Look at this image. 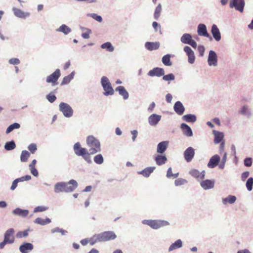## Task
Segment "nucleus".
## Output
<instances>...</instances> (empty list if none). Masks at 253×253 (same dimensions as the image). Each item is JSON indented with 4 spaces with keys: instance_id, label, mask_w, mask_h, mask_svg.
I'll return each mask as SVG.
<instances>
[{
    "instance_id": "1",
    "label": "nucleus",
    "mask_w": 253,
    "mask_h": 253,
    "mask_svg": "<svg viewBox=\"0 0 253 253\" xmlns=\"http://www.w3.org/2000/svg\"><path fill=\"white\" fill-rule=\"evenodd\" d=\"M77 182L74 180H70L68 182H58L54 186L55 193L59 192H71L78 186Z\"/></svg>"
},
{
    "instance_id": "2",
    "label": "nucleus",
    "mask_w": 253,
    "mask_h": 253,
    "mask_svg": "<svg viewBox=\"0 0 253 253\" xmlns=\"http://www.w3.org/2000/svg\"><path fill=\"white\" fill-rule=\"evenodd\" d=\"M87 146L90 148L89 154L93 155L101 151L99 141L93 136H89L86 139Z\"/></svg>"
},
{
    "instance_id": "3",
    "label": "nucleus",
    "mask_w": 253,
    "mask_h": 253,
    "mask_svg": "<svg viewBox=\"0 0 253 253\" xmlns=\"http://www.w3.org/2000/svg\"><path fill=\"white\" fill-rule=\"evenodd\" d=\"M74 151L75 153L79 156H82L83 158L88 163H91L90 154L87 152L86 148H82L79 142L76 143L74 145Z\"/></svg>"
},
{
    "instance_id": "4",
    "label": "nucleus",
    "mask_w": 253,
    "mask_h": 253,
    "mask_svg": "<svg viewBox=\"0 0 253 253\" xmlns=\"http://www.w3.org/2000/svg\"><path fill=\"white\" fill-rule=\"evenodd\" d=\"M142 223L147 225L154 229H157L162 227L168 226L169 223L166 220H143Z\"/></svg>"
},
{
    "instance_id": "5",
    "label": "nucleus",
    "mask_w": 253,
    "mask_h": 253,
    "mask_svg": "<svg viewBox=\"0 0 253 253\" xmlns=\"http://www.w3.org/2000/svg\"><path fill=\"white\" fill-rule=\"evenodd\" d=\"M101 82L103 88L105 90L104 95L106 96L113 95L114 91L108 79L106 77L103 76L101 78Z\"/></svg>"
},
{
    "instance_id": "6",
    "label": "nucleus",
    "mask_w": 253,
    "mask_h": 253,
    "mask_svg": "<svg viewBox=\"0 0 253 253\" xmlns=\"http://www.w3.org/2000/svg\"><path fill=\"white\" fill-rule=\"evenodd\" d=\"M98 240L101 242H105L115 239L117 236L113 231H105L98 234Z\"/></svg>"
},
{
    "instance_id": "7",
    "label": "nucleus",
    "mask_w": 253,
    "mask_h": 253,
    "mask_svg": "<svg viewBox=\"0 0 253 253\" xmlns=\"http://www.w3.org/2000/svg\"><path fill=\"white\" fill-rule=\"evenodd\" d=\"M59 109L66 117H70L73 115V110L68 104L61 102L59 105Z\"/></svg>"
},
{
    "instance_id": "8",
    "label": "nucleus",
    "mask_w": 253,
    "mask_h": 253,
    "mask_svg": "<svg viewBox=\"0 0 253 253\" xmlns=\"http://www.w3.org/2000/svg\"><path fill=\"white\" fill-rule=\"evenodd\" d=\"M60 76V70L57 69L52 74L47 76L46 78V82L51 83L52 85L57 84V81Z\"/></svg>"
},
{
    "instance_id": "9",
    "label": "nucleus",
    "mask_w": 253,
    "mask_h": 253,
    "mask_svg": "<svg viewBox=\"0 0 253 253\" xmlns=\"http://www.w3.org/2000/svg\"><path fill=\"white\" fill-rule=\"evenodd\" d=\"M245 5L244 0H231L230 2V7L231 8L235 7L237 10L242 12Z\"/></svg>"
},
{
    "instance_id": "10",
    "label": "nucleus",
    "mask_w": 253,
    "mask_h": 253,
    "mask_svg": "<svg viewBox=\"0 0 253 253\" xmlns=\"http://www.w3.org/2000/svg\"><path fill=\"white\" fill-rule=\"evenodd\" d=\"M14 230L13 228L8 229L5 234L4 240L6 242L7 244H12L14 241Z\"/></svg>"
},
{
    "instance_id": "11",
    "label": "nucleus",
    "mask_w": 253,
    "mask_h": 253,
    "mask_svg": "<svg viewBox=\"0 0 253 253\" xmlns=\"http://www.w3.org/2000/svg\"><path fill=\"white\" fill-rule=\"evenodd\" d=\"M195 155V151L194 149L191 147H189L184 151V157L185 160L187 162H190L193 159Z\"/></svg>"
},
{
    "instance_id": "12",
    "label": "nucleus",
    "mask_w": 253,
    "mask_h": 253,
    "mask_svg": "<svg viewBox=\"0 0 253 253\" xmlns=\"http://www.w3.org/2000/svg\"><path fill=\"white\" fill-rule=\"evenodd\" d=\"M184 51L186 53L188 57V62L190 64H192L194 62L195 57L193 51L191 48L188 46H186L184 48Z\"/></svg>"
},
{
    "instance_id": "13",
    "label": "nucleus",
    "mask_w": 253,
    "mask_h": 253,
    "mask_svg": "<svg viewBox=\"0 0 253 253\" xmlns=\"http://www.w3.org/2000/svg\"><path fill=\"white\" fill-rule=\"evenodd\" d=\"M165 74L164 70L163 68H155L153 69L150 70L148 75L149 76L153 77V76H158L161 77L162 76H164Z\"/></svg>"
},
{
    "instance_id": "14",
    "label": "nucleus",
    "mask_w": 253,
    "mask_h": 253,
    "mask_svg": "<svg viewBox=\"0 0 253 253\" xmlns=\"http://www.w3.org/2000/svg\"><path fill=\"white\" fill-rule=\"evenodd\" d=\"M198 33L200 36L210 38L211 39V37L207 32L206 25L203 24L199 25L198 27Z\"/></svg>"
},
{
    "instance_id": "15",
    "label": "nucleus",
    "mask_w": 253,
    "mask_h": 253,
    "mask_svg": "<svg viewBox=\"0 0 253 253\" xmlns=\"http://www.w3.org/2000/svg\"><path fill=\"white\" fill-rule=\"evenodd\" d=\"M189 174L197 179H203L205 177V171L200 172L197 169H193L189 171Z\"/></svg>"
},
{
    "instance_id": "16",
    "label": "nucleus",
    "mask_w": 253,
    "mask_h": 253,
    "mask_svg": "<svg viewBox=\"0 0 253 253\" xmlns=\"http://www.w3.org/2000/svg\"><path fill=\"white\" fill-rule=\"evenodd\" d=\"M220 157L218 155L213 156L210 160L208 166L210 168L215 167L220 161Z\"/></svg>"
},
{
    "instance_id": "17",
    "label": "nucleus",
    "mask_w": 253,
    "mask_h": 253,
    "mask_svg": "<svg viewBox=\"0 0 253 253\" xmlns=\"http://www.w3.org/2000/svg\"><path fill=\"white\" fill-rule=\"evenodd\" d=\"M214 182L215 181L214 180L207 179L202 181L200 184L203 189L207 190L212 188L214 187Z\"/></svg>"
},
{
    "instance_id": "18",
    "label": "nucleus",
    "mask_w": 253,
    "mask_h": 253,
    "mask_svg": "<svg viewBox=\"0 0 253 253\" xmlns=\"http://www.w3.org/2000/svg\"><path fill=\"white\" fill-rule=\"evenodd\" d=\"M208 63L210 66H216L217 65V55L216 53L212 50L209 52Z\"/></svg>"
},
{
    "instance_id": "19",
    "label": "nucleus",
    "mask_w": 253,
    "mask_h": 253,
    "mask_svg": "<svg viewBox=\"0 0 253 253\" xmlns=\"http://www.w3.org/2000/svg\"><path fill=\"white\" fill-rule=\"evenodd\" d=\"M34 246L31 243H25L20 246L19 250L22 253H28L33 249Z\"/></svg>"
},
{
    "instance_id": "20",
    "label": "nucleus",
    "mask_w": 253,
    "mask_h": 253,
    "mask_svg": "<svg viewBox=\"0 0 253 253\" xmlns=\"http://www.w3.org/2000/svg\"><path fill=\"white\" fill-rule=\"evenodd\" d=\"M173 108L174 111L179 115H182L185 110L183 105L180 101H177L175 102Z\"/></svg>"
},
{
    "instance_id": "21",
    "label": "nucleus",
    "mask_w": 253,
    "mask_h": 253,
    "mask_svg": "<svg viewBox=\"0 0 253 253\" xmlns=\"http://www.w3.org/2000/svg\"><path fill=\"white\" fill-rule=\"evenodd\" d=\"M211 33L214 39L217 41H219L221 39V35L220 33L217 26L215 24H213L211 27Z\"/></svg>"
},
{
    "instance_id": "22",
    "label": "nucleus",
    "mask_w": 253,
    "mask_h": 253,
    "mask_svg": "<svg viewBox=\"0 0 253 253\" xmlns=\"http://www.w3.org/2000/svg\"><path fill=\"white\" fill-rule=\"evenodd\" d=\"M161 116L157 114H152L149 118V123L151 126L157 125L161 120Z\"/></svg>"
},
{
    "instance_id": "23",
    "label": "nucleus",
    "mask_w": 253,
    "mask_h": 253,
    "mask_svg": "<svg viewBox=\"0 0 253 253\" xmlns=\"http://www.w3.org/2000/svg\"><path fill=\"white\" fill-rule=\"evenodd\" d=\"M145 47L149 50H153L157 49L160 47L159 42H146L145 43Z\"/></svg>"
},
{
    "instance_id": "24",
    "label": "nucleus",
    "mask_w": 253,
    "mask_h": 253,
    "mask_svg": "<svg viewBox=\"0 0 253 253\" xmlns=\"http://www.w3.org/2000/svg\"><path fill=\"white\" fill-rule=\"evenodd\" d=\"M12 11H13L14 15L19 18H26L30 15L29 13L24 12L21 9L15 7H13L12 8Z\"/></svg>"
},
{
    "instance_id": "25",
    "label": "nucleus",
    "mask_w": 253,
    "mask_h": 253,
    "mask_svg": "<svg viewBox=\"0 0 253 253\" xmlns=\"http://www.w3.org/2000/svg\"><path fill=\"white\" fill-rule=\"evenodd\" d=\"M181 128L183 131V133L184 135L187 136H191L192 135V131L191 128L185 124H182L181 125Z\"/></svg>"
},
{
    "instance_id": "26",
    "label": "nucleus",
    "mask_w": 253,
    "mask_h": 253,
    "mask_svg": "<svg viewBox=\"0 0 253 253\" xmlns=\"http://www.w3.org/2000/svg\"><path fill=\"white\" fill-rule=\"evenodd\" d=\"M168 146V142L162 141L159 143L157 146V152L159 153H163L167 149Z\"/></svg>"
},
{
    "instance_id": "27",
    "label": "nucleus",
    "mask_w": 253,
    "mask_h": 253,
    "mask_svg": "<svg viewBox=\"0 0 253 253\" xmlns=\"http://www.w3.org/2000/svg\"><path fill=\"white\" fill-rule=\"evenodd\" d=\"M116 90L118 91L119 94L123 96L124 99H126L128 98V93L126 90L123 86H119L116 88Z\"/></svg>"
},
{
    "instance_id": "28",
    "label": "nucleus",
    "mask_w": 253,
    "mask_h": 253,
    "mask_svg": "<svg viewBox=\"0 0 253 253\" xmlns=\"http://www.w3.org/2000/svg\"><path fill=\"white\" fill-rule=\"evenodd\" d=\"M13 213L22 217H26L28 214L29 211L26 210H22L20 208H16L13 211Z\"/></svg>"
},
{
    "instance_id": "29",
    "label": "nucleus",
    "mask_w": 253,
    "mask_h": 253,
    "mask_svg": "<svg viewBox=\"0 0 253 253\" xmlns=\"http://www.w3.org/2000/svg\"><path fill=\"white\" fill-rule=\"evenodd\" d=\"M155 160L158 165L161 166L165 164L167 159L165 156L158 155L155 158Z\"/></svg>"
},
{
    "instance_id": "30",
    "label": "nucleus",
    "mask_w": 253,
    "mask_h": 253,
    "mask_svg": "<svg viewBox=\"0 0 253 253\" xmlns=\"http://www.w3.org/2000/svg\"><path fill=\"white\" fill-rule=\"evenodd\" d=\"M155 169V167H148L138 173L145 177H148Z\"/></svg>"
},
{
    "instance_id": "31",
    "label": "nucleus",
    "mask_w": 253,
    "mask_h": 253,
    "mask_svg": "<svg viewBox=\"0 0 253 253\" xmlns=\"http://www.w3.org/2000/svg\"><path fill=\"white\" fill-rule=\"evenodd\" d=\"M213 133L214 134V142L215 143H219L222 140L223 138V134L222 132H220L219 131H216L214 130Z\"/></svg>"
},
{
    "instance_id": "32",
    "label": "nucleus",
    "mask_w": 253,
    "mask_h": 253,
    "mask_svg": "<svg viewBox=\"0 0 253 253\" xmlns=\"http://www.w3.org/2000/svg\"><path fill=\"white\" fill-rule=\"evenodd\" d=\"M182 243L181 240H177L174 243L170 245V246L169 247V251L170 252L176 249L182 247Z\"/></svg>"
},
{
    "instance_id": "33",
    "label": "nucleus",
    "mask_w": 253,
    "mask_h": 253,
    "mask_svg": "<svg viewBox=\"0 0 253 253\" xmlns=\"http://www.w3.org/2000/svg\"><path fill=\"white\" fill-rule=\"evenodd\" d=\"M183 120L187 122L194 123L196 120V117L194 115L188 114L183 116Z\"/></svg>"
},
{
    "instance_id": "34",
    "label": "nucleus",
    "mask_w": 253,
    "mask_h": 253,
    "mask_svg": "<svg viewBox=\"0 0 253 253\" xmlns=\"http://www.w3.org/2000/svg\"><path fill=\"white\" fill-rule=\"evenodd\" d=\"M236 200V197L235 196L229 195L227 198L223 199L222 203L224 204H233Z\"/></svg>"
},
{
    "instance_id": "35",
    "label": "nucleus",
    "mask_w": 253,
    "mask_h": 253,
    "mask_svg": "<svg viewBox=\"0 0 253 253\" xmlns=\"http://www.w3.org/2000/svg\"><path fill=\"white\" fill-rule=\"evenodd\" d=\"M51 220L49 218H46L45 219H42L40 217H38L35 219V222L41 225H45L49 223Z\"/></svg>"
},
{
    "instance_id": "36",
    "label": "nucleus",
    "mask_w": 253,
    "mask_h": 253,
    "mask_svg": "<svg viewBox=\"0 0 253 253\" xmlns=\"http://www.w3.org/2000/svg\"><path fill=\"white\" fill-rule=\"evenodd\" d=\"M192 40V36L189 34H184L181 37V42L183 43H186Z\"/></svg>"
},
{
    "instance_id": "37",
    "label": "nucleus",
    "mask_w": 253,
    "mask_h": 253,
    "mask_svg": "<svg viewBox=\"0 0 253 253\" xmlns=\"http://www.w3.org/2000/svg\"><path fill=\"white\" fill-rule=\"evenodd\" d=\"M30 156V153L26 150L23 151L21 153L20 156V160L22 162H26L27 161L28 158Z\"/></svg>"
},
{
    "instance_id": "38",
    "label": "nucleus",
    "mask_w": 253,
    "mask_h": 253,
    "mask_svg": "<svg viewBox=\"0 0 253 253\" xmlns=\"http://www.w3.org/2000/svg\"><path fill=\"white\" fill-rule=\"evenodd\" d=\"M16 147V145L13 141L7 142L4 145V148L7 151L13 150Z\"/></svg>"
},
{
    "instance_id": "39",
    "label": "nucleus",
    "mask_w": 253,
    "mask_h": 253,
    "mask_svg": "<svg viewBox=\"0 0 253 253\" xmlns=\"http://www.w3.org/2000/svg\"><path fill=\"white\" fill-rule=\"evenodd\" d=\"M20 125L17 123H15L11 125H10L6 130V133L8 134L11 132L14 129H18L20 128Z\"/></svg>"
},
{
    "instance_id": "40",
    "label": "nucleus",
    "mask_w": 253,
    "mask_h": 253,
    "mask_svg": "<svg viewBox=\"0 0 253 253\" xmlns=\"http://www.w3.org/2000/svg\"><path fill=\"white\" fill-rule=\"evenodd\" d=\"M57 31L63 32L64 34L67 35L71 32V30L66 25L63 24L59 27Z\"/></svg>"
},
{
    "instance_id": "41",
    "label": "nucleus",
    "mask_w": 253,
    "mask_h": 253,
    "mask_svg": "<svg viewBox=\"0 0 253 253\" xmlns=\"http://www.w3.org/2000/svg\"><path fill=\"white\" fill-rule=\"evenodd\" d=\"M162 62L166 66H169L172 65V63L170 60V55L169 54H167L163 57Z\"/></svg>"
},
{
    "instance_id": "42",
    "label": "nucleus",
    "mask_w": 253,
    "mask_h": 253,
    "mask_svg": "<svg viewBox=\"0 0 253 253\" xmlns=\"http://www.w3.org/2000/svg\"><path fill=\"white\" fill-rule=\"evenodd\" d=\"M74 76V73L72 72L69 75L65 77L62 81L61 85L68 84L71 81V80L73 78Z\"/></svg>"
},
{
    "instance_id": "43",
    "label": "nucleus",
    "mask_w": 253,
    "mask_h": 253,
    "mask_svg": "<svg viewBox=\"0 0 253 253\" xmlns=\"http://www.w3.org/2000/svg\"><path fill=\"white\" fill-rule=\"evenodd\" d=\"M102 48L106 49L107 51L112 52L114 50V48L109 42H105L102 44L101 46Z\"/></svg>"
},
{
    "instance_id": "44",
    "label": "nucleus",
    "mask_w": 253,
    "mask_h": 253,
    "mask_svg": "<svg viewBox=\"0 0 253 253\" xmlns=\"http://www.w3.org/2000/svg\"><path fill=\"white\" fill-rule=\"evenodd\" d=\"M162 11V6L161 4H159L156 7L155 12H154V18L155 19L157 20L159 18L160 16V14Z\"/></svg>"
},
{
    "instance_id": "45",
    "label": "nucleus",
    "mask_w": 253,
    "mask_h": 253,
    "mask_svg": "<svg viewBox=\"0 0 253 253\" xmlns=\"http://www.w3.org/2000/svg\"><path fill=\"white\" fill-rule=\"evenodd\" d=\"M104 161L103 156L101 154L96 155L94 158V161L96 164H101Z\"/></svg>"
},
{
    "instance_id": "46",
    "label": "nucleus",
    "mask_w": 253,
    "mask_h": 253,
    "mask_svg": "<svg viewBox=\"0 0 253 253\" xmlns=\"http://www.w3.org/2000/svg\"><path fill=\"white\" fill-rule=\"evenodd\" d=\"M253 185V178L250 177L247 180L246 184L247 188L249 191H251L252 190Z\"/></svg>"
},
{
    "instance_id": "47",
    "label": "nucleus",
    "mask_w": 253,
    "mask_h": 253,
    "mask_svg": "<svg viewBox=\"0 0 253 253\" xmlns=\"http://www.w3.org/2000/svg\"><path fill=\"white\" fill-rule=\"evenodd\" d=\"M187 182V181L183 178H178L174 181V183L176 186H180L186 183Z\"/></svg>"
},
{
    "instance_id": "48",
    "label": "nucleus",
    "mask_w": 253,
    "mask_h": 253,
    "mask_svg": "<svg viewBox=\"0 0 253 253\" xmlns=\"http://www.w3.org/2000/svg\"><path fill=\"white\" fill-rule=\"evenodd\" d=\"M46 98L49 102L53 103L56 99V97L53 93L51 92L46 95Z\"/></svg>"
},
{
    "instance_id": "49",
    "label": "nucleus",
    "mask_w": 253,
    "mask_h": 253,
    "mask_svg": "<svg viewBox=\"0 0 253 253\" xmlns=\"http://www.w3.org/2000/svg\"><path fill=\"white\" fill-rule=\"evenodd\" d=\"M98 240V234L94 235L92 238L88 239L89 242L91 245H93L95 243L100 242Z\"/></svg>"
},
{
    "instance_id": "50",
    "label": "nucleus",
    "mask_w": 253,
    "mask_h": 253,
    "mask_svg": "<svg viewBox=\"0 0 253 253\" xmlns=\"http://www.w3.org/2000/svg\"><path fill=\"white\" fill-rule=\"evenodd\" d=\"M28 235V230H25L24 231L18 232L16 234V237L19 238H21L22 237H27Z\"/></svg>"
},
{
    "instance_id": "51",
    "label": "nucleus",
    "mask_w": 253,
    "mask_h": 253,
    "mask_svg": "<svg viewBox=\"0 0 253 253\" xmlns=\"http://www.w3.org/2000/svg\"><path fill=\"white\" fill-rule=\"evenodd\" d=\"M48 208L43 206H38L35 208L34 210V212H42L47 210Z\"/></svg>"
},
{
    "instance_id": "52",
    "label": "nucleus",
    "mask_w": 253,
    "mask_h": 253,
    "mask_svg": "<svg viewBox=\"0 0 253 253\" xmlns=\"http://www.w3.org/2000/svg\"><path fill=\"white\" fill-rule=\"evenodd\" d=\"M31 179V176L29 175H27L22 176L21 177L17 178L16 179L17 180L18 182H23L24 181H28V180H30Z\"/></svg>"
},
{
    "instance_id": "53",
    "label": "nucleus",
    "mask_w": 253,
    "mask_h": 253,
    "mask_svg": "<svg viewBox=\"0 0 253 253\" xmlns=\"http://www.w3.org/2000/svg\"><path fill=\"white\" fill-rule=\"evenodd\" d=\"M28 149L32 154H34L37 149V146L35 144H31L28 146Z\"/></svg>"
},
{
    "instance_id": "54",
    "label": "nucleus",
    "mask_w": 253,
    "mask_h": 253,
    "mask_svg": "<svg viewBox=\"0 0 253 253\" xmlns=\"http://www.w3.org/2000/svg\"><path fill=\"white\" fill-rule=\"evenodd\" d=\"M163 79L165 81L173 80L174 79V76L172 74H169L167 75L164 76Z\"/></svg>"
},
{
    "instance_id": "55",
    "label": "nucleus",
    "mask_w": 253,
    "mask_h": 253,
    "mask_svg": "<svg viewBox=\"0 0 253 253\" xmlns=\"http://www.w3.org/2000/svg\"><path fill=\"white\" fill-rule=\"evenodd\" d=\"M244 165L247 167H251L252 165V160L251 158H246L244 160Z\"/></svg>"
},
{
    "instance_id": "56",
    "label": "nucleus",
    "mask_w": 253,
    "mask_h": 253,
    "mask_svg": "<svg viewBox=\"0 0 253 253\" xmlns=\"http://www.w3.org/2000/svg\"><path fill=\"white\" fill-rule=\"evenodd\" d=\"M9 63L13 65H17L20 63V61L17 58H11L9 60Z\"/></svg>"
},
{
    "instance_id": "57",
    "label": "nucleus",
    "mask_w": 253,
    "mask_h": 253,
    "mask_svg": "<svg viewBox=\"0 0 253 253\" xmlns=\"http://www.w3.org/2000/svg\"><path fill=\"white\" fill-rule=\"evenodd\" d=\"M198 50L200 53V56H203L205 52V47L203 45H199L198 47Z\"/></svg>"
},
{
    "instance_id": "58",
    "label": "nucleus",
    "mask_w": 253,
    "mask_h": 253,
    "mask_svg": "<svg viewBox=\"0 0 253 253\" xmlns=\"http://www.w3.org/2000/svg\"><path fill=\"white\" fill-rule=\"evenodd\" d=\"M18 183V181H17V180L16 179H15L12 183V185L10 187V189L11 190H14L17 186Z\"/></svg>"
},
{
    "instance_id": "59",
    "label": "nucleus",
    "mask_w": 253,
    "mask_h": 253,
    "mask_svg": "<svg viewBox=\"0 0 253 253\" xmlns=\"http://www.w3.org/2000/svg\"><path fill=\"white\" fill-rule=\"evenodd\" d=\"M30 170L31 173L35 176H37L38 175V171L35 168H30Z\"/></svg>"
},
{
    "instance_id": "60",
    "label": "nucleus",
    "mask_w": 253,
    "mask_h": 253,
    "mask_svg": "<svg viewBox=\"0 0 253 253\" xmlns=\"http://www.w3.org/2000/svg\"><path fill=\"white\" fill-rule=\"evenodd\" d=\"M92 17L93 19L96 20L98 22H101L102 20V18L100 16L97 15V14H93L92 15Z\"/></svg>"
},
{
    "instance_id": "61",
    "label": "nucleus",
    "mask_w": 253,
    "mask_h": 253,
    "mask_svg": "<svg viewBox=\"0 0 253 253\" xmlns=\"http://www.w3.org/2000/svg\"><path fill=\"white\" fill-rule=\"evenodd\" d=\"M187 44L192 46L193 48H196L197 47V43L193 40H191L190 42H188Z\"/></svg>"
},
{
    "instance_id": "62",
    "label": "nucleus",
    "mask_w": 253,
    "mask_h": 253,
    "mask_svg": "<svg viewBox=\"0 0 253 253\" xmlns=\"http://www.w3.org/2000/svg\"><path fill=\"white\" fill-rule=\"evenodd\" d=\"M131 134H132V140L134 141L137 135V131L136 130H133L131 131Z\"/></svg>"
},
{
    "instance_id": "63",
    "label": "nucleus",
    "mask_w": 253,
    "mask_h": 253,
    "mask_svg": "<svg viewBox=\"0 0 253 253\" xmlns=\"http://www.w3.org/2000/svg\"><path fill=\"white\" fill-rule=\"evenodd\" d=\"M172 95L169 93L167 94L166 96V100L169 103L171 102V101L172 100Z\"/></svg>"
},
{
    "instance_id": "64",
    "label": "nucleus",
    "mask_w": 253,
    "mask_h": 253,
    "mask_svg": "<svg viewBox=\"0 0 253 253\" xmlns=\"http://www.w3.org/2000/svg\"><path fill=\"white\" fill-rule=\"evenodd\" d=\"M90 33V31L83 33L82 34V37L84 39H88L89 38V34Z\"/></svg>"
}]
</instances>
